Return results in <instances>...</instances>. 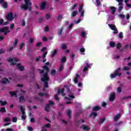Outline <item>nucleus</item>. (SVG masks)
I'll return each instance as SVG.
<instances>
[{"label":"nucleus","instance_id":"obj_23","mask_svg":"<svg viewBox=\"0 0 131 131\" xmlns=\"http://www.w3.org/2000/svg\"><path fill=\"white\" fill-rule=\"evenodd\" d=\"M45 111H47V112H50V104H47L45 106Z\"/></svg>","mask_w":131,"mask_h":131},{"label":"nucleus","instance_id":"obj_21","mask_svg":"<svg viewBox=\"0 0 131 131\" xmlns=\"http://www.w3.org/2000/svg\"><path fill=\"white\" fill-rule=\"evenodd\" d=\"M110 46L111 48H115L116 43H115L114 41H112L110 42Z\"/></svg>","mask_w":131,"mask_h":131},{"label":"nucleus","instance_id":"obj_14","mask_svg":"<svg viewBox=\"0 0 131 131\" xmlns=\"http://www.w3.org/2000/svg\"><path fill=\"white\" fill-rule=\"evenodd\" d=\"M100 110H101V107L98 105L94 106L92 108V111H99Z\"/></svg>","mask_w":131,"mask_h":131},{"label":"nucleus","instance_id":"obj_53","mask_svg":"<svg viewBox=\"0 0 131 131\" xmlns=\"http://www.w3.org/2000/svg\"><path fill=\"white\" fill-rule=\"evenodd\" d=\"M119 37H120V38H122V37H123V33H122V32H120Z\"/></svg>","mask_w":131,"mask_h":131},{"label":"nucleus","instance_id":"obj_22","mask_svg":"<svg viewBox=\"0 0 131 131\" xmlns=\"http://www.w3.org/2000/svg\"><path fill=\"white\" fill-rule=\"evenodd\" d=\"M7 104H8V102H7V101H3V100H0V104L1 105V106H5L6 105H7Z\"/></svg>","mask_w":131,"mask_h":131},{"label":"nucleus","instance_id":"obj_56","mask_svg":"<svg viewBox=\"0 0 131 131\" xmlns=\"http://www.w3.org/2000/svg\"><path fill=\"white\" fill-rule=\"evenodd\" d=\"M4 121L5 122H9V121H10V118H5V119H4Z\"/></svg>","mask_w":131,"mask_h":131},{"label":"nucleus","instance_id":"obj_35","mask_svg":"<svg viewBox=\"0 0 131 131\" xmlns=\"http://www.w3.org/2000/svg\"><path fill=\"white\" fill-rule=\"evenodd\" d=\"M77 14H78V11H73L72 13V16L75 17V16H76Z\"/></svg>","mask_w":131,"mask_h":131},{"label":"nucleus","instance_id":"obj_49","mask_svg":"<svg viewBox=\"0 0 131 131\" xmlns=\"http://www.w3.org/2000/svg\"><path fill=\"white\" fill-rule=\"evenodd\" d=\"M129 98H131V96H125L122 98V100H127Z\"/></svg>","mask_w":131,"mask_h":131},{"label":"nucleus","instance_id":"obj_18","mask_svg":"<svg viewBox=\"0 0 131 131\" xmlns=\"http://www.w3.org/2000/svg\"><path fill=\"white\" fill-rule=\"evenodd\" d=\"M78 78H80V76L77 74L74 80L75 83H77L78 82Z\"/></svg>","mask_w":131,"mask_h":131},{"label":"nucleus","instance_id":"obj_6","mask_svg":"<svg viewBox=\"0 0 131 131\" xmlns=\"http://www.w3.org/2000/svg\"><path fill=\"white\" fill-rule=\"evenodd\" d=\"M79 13H80L81 17H84V10H83V6L81 5L79 8Z\"/></svg>","mask_w":131,"mask_h":131},{"label":"nucleus","instance_id":"obj_19","mask_svg":"<svg viewBox=\"0 0 131 131\" xmlns=\"http://www.w3.org/2000/svg\"><path fill=\"white\" fill-rule=\"evenodd\" d=\"M57 53H58V50H54V51H52L51 52V57H52V58H53V57H55V56H56V55H57Z\"/></svg>","mask_w":131,"mask_h":131},{"label":"nucleus","instance_id":"obj_26","mask_svg":"<svg viewBox=\"0 0 131 131\" xmlns=\"http://www.w3.org/2000/svg\"><path fill=\"white\" fill-rule=\"evenodd\" d=\"M80 52L81 55H84V52H85V49L84 48H82L80 49Z\"/></svg>","mask_w":131,"mask_h":131},{"label":"nucleus","instance_id":"obj_63","mask_svg":"<svg viewBox=\"0 0 131 131\" xmlns=\"http://www.w3.org/2000/svg\"><path fill=\"white\" fill-rule=\"evenodd\" d=\"M47 51V47H43L41 50V52H46Z\"/></svg>","mask_w":131,"mask_h":131},{"label":"nucleus","instance_id":"obj_40","mask_svg":"<svg viewBox=\"0 0 131 131\" xmlns=\"http://www.w3.org/2000/svg\"><path fill=\"white\" fill-rule=\"evenodd\" d=\"M64 69V66L63 64H60L59 69V71L61 72Z\"/></svg>","mask_w":131,"mask_h":131},{"label":"nucleus","instance_id":"obj_25","mask_svg":"<svg viewBox=\"0 0 131 131\" xmlns=\"http://www.w3.org/2000/svg\"><path fill=\"white\" fill-rule=\"evenodd\" d=\"M1 83H7V82H9V79L4 78L1 81Z\"/></svg>","mask_w":131,"mask_h":131},{"label":"nucleus","instance_id":"obj_12","mask_svg":"<svg viewBox=\"0 0 131 131\" xmlns=\"http://www.w3.org/2000/svg\"><path fill=\"white\" fill-rule=\"evenodd\" d=\"M17 68L19 70H20V71H24L25 70V68L24 67L21 66V63H19L17 64Z\"/></svg>","mask_w":131,"mask_h":131},{"label":"nucleus","instance_id":"obj_42","mask_svg":"<svg viewBox=\"0 0 131 131\" xmlns=\"http://www.w3.org/2000/svg\"><path fill=\"white\" fill-rule=\"evenodd\" d=\"M65 62H66V57L63 56L62 57L61 63H65Z\"/></svg>","mask_w":131,"mask_h":131},{"label":"nucleus","instance_id":"obj_48","mask_svg":"<svg viewBox=\"0 0 131 131\" xmlns=\"http://www.w3.org/2000/svg\"><path fill=\"white\" fill-rule=\"evenodd\" d=\"M67 49V46H66V44H63L62 46L61 47V49L62 50H66Z\"/></svg>","mask_w":131,"mask_h":131},{"label":"nucleus","instance_id":"obj_57","mask_svg":"<svg viewBox=\"0 0 131 131\" xmlns=\"http://www.w3.org/2000/svg\"><path fill=\"white\" fill-rule=\"evenodd\" d=\"M38 71H39V73L40 74H42V73H45V70H43L39 69V70H38Z\"/></svg>","mask_w":131,"mask_h":131},{"label":"nucleus","instance_id":"obj_28","mask_svg":"<svg viewBox=\"0 0 131 131\" xmlns=\"http://www.w3.org/2000/svg\"><path fill=\"white\" fill-rule=\"evenodd\" d=\"M6 107H3L0 108L1 113H5L6 112Z\"/></svg>","mask_w":131,"mask_h":131},{"label":"nucleus","instance_id":"obj_10","mask_svg":"<svg viewBox=\"0 0 131 131\" xmlns=\"http://www.w3.org/2000/svg\"><path fill=\"white\" fill-rule=\"evenodd\" d=\"M7 62H8L9 63H10V62H13V61H14V62H19V59H18L17 58H8V59H7Z\"/></svg>","mask_w":131,"mask_h":131},{"label":"nucleus","instance_id":"obj_36","mask_svg":"<svg viewBox=\"0 0 131 131\" xmlns=\"http://www.w3.org/2000/svg\"><path fill=\"white\" fill-rule=\"evenodd\" d=\"M106 120V119L105 118L100 119V121L99 122V124H102L103 122H104Z\"/></svg>","mask_w":131,"mask_h":131},{"label":"nucleus","instance_id":"obj_38","mask_svg":"<svg viewBox=\"0 0 131 131\" xmlns=\"http://www.w3.org/2000/svg\"><path fill=\"white\" fill-rule=\"evenodd\" d=\"M67 115L69 116V118H71V111L69 110L67 112Z\"/></svg>","mask_w":131,"mask_h":131},{"label":"nucleus","instance_id":"obj_37","mask_svg":"<svg viewBox=\"0 0 131 131\" xmlns=\"http://www.w3.org/2000/svg\"><path fill=\"white\" fill-rule=\"evenodd\" d=\"M82 126L83 129H84V130H90V129H91V128H89V127L87 126L83 125Z\"/></svg>","mask_w":131,"mask_h":131},{"label":"nucleus","instance_id":"obj_39","mask_svg":"<svg viewBox=\"0 0 131 131\" xmlns=\"http://www.w3.org/2000/svg\"><path fill=\"white\" fill-rule=\"evenodd\" d=\"M116 48L118 50H119L120 49V48H121V43H117L116 45Z\"/></svg>","mask_w":131,"mask_h":131},{"label":"nucleus","instance_id":"obj_29","mask_svg":"<svg viewBox=\"0 0 131 131\" xmlns=\"http://www.w3.org/2000/svg\"><path fill=\"white\" fill-rule=\"evenodd\" d=\"M66 98L69 101H71V99H75V96L73 95H69V97H66Z\"/></svg>","mask_w":131,"mask_h":131},{"label":"nucleus","instance_id":"obj_51","mask_svg":"<svg viewBox=\"0 0 131 131\" xmlns=\"http://www.w3.org/2000/svg\"><path fill=\"white\" fill-rule=\"evenodd\" d=\"M57 19L58 21H61V20H62V15H58Z\"/></svg>","mask_w":131,"mask_h":131},{"label":"nucleus","instance_id":"obj_47","mask_svg":"<svg viewBox=\"0 0 131 131\" xmlns=\"http://www.w3.org/2000/svg\"><path fill=\"white\" fill-rule=\"evenodd\" d=\"M18 119L16 117H14L12 118V122H17Z\"/></svg>","mask_w":131,"mask_h":131},{"label":"nucleus","instance_id":"obj_9","mask_svg":"<svg viewBox=\"0 0 131 131\" xmlns=\"http://www.w3.org/2000/svg\"><path fill=\"white\" fill-rule=\"evenodd\" d=\"M115 99V93L112 92L111 94V96L110 97V102H113Z\"/></svg>","mask_w":131,"mask_h":131},{"label":"nucleus","instance_id":"obj_32","mask_svg":"<svg viewBox=\"0 0 131 131\" xmlns=\"http://www.w3.org/2000/svg\"><path fill=\"white\" fill-rule=\"evenodd\" d=\"M48 81H46L44 82L43 88H49V82H48Z\"/></svg>","mask_w":131,"mask_h":131},{"label":"nucleus","instance_id":"obj_17","mask_svg":"<svg viewBox=\"0 0 131 131\" xmlns=\"http://www.w3.org/2000/svg\"><path fill=\"white\" fill-rule=\"evenodd\" d=\"M2 7L3 8V9H8V3L4 1L2 4Z\"/></svg>","mask_w":131,"mask_h":131},{"label":"nucleus","instance_id":"obj_27","mask_svg":"<svg viewBox=\"0 0 131 131\" xmlns=\"http://www.w3.org/2000/svg\"><path fill=\"white\" fill-rule=\"evenodd\" d=\"M38 95L40 97H42V96H45L46 97H48V96H49V94L48 93H39Z\"/></svg>","mask_w":131,"mask_h":131},{"label":"nucleus","instance_id":"obj_59","mask_svg":"<svg viewBox=\"0 0 131 131\" xmlns=\"http://www.w3.org/2000/svg\"><path fill=\"white\" fill-rule=\"evenodd\" d=\"M117 91H118V93H121V91H122L121 87L120 86L118 87Z\"/></svg>","mask_w":131,"mask_h":131},{"label":"nucleus","instance_id":"obj_61","mask_svg":"<svg viewBox=\"0 0 131 131\" xmlns=\"http://www.w3.org/2000/svg\"><path fill=\"white\" fill-rule=\"evenodd\" d=\"M119 17L122 18V19H124L125 18V15L123 14H119Z\"/></svg>","mask_w":131,"mask_h":131},{"label":"nucleus","instance_id":"obj_16","mask_svg":"<svg viewBox=\"0 0 131 131\" xmlns=\"http://www.w3.org/2000/svg\"><path fill=\"white\" fill-rule=\"evenodd\" d=\"M110 9L112 12V14H115V12H116V7L112 6L110 8Z\"/></svg>","mask_w":131,"mask_h":131},{"label":"nucleus","instance_id":"obj_24","mask_svg":"<svg viewBox=\"0 0 131 131\" xmlns=\"http://www.w3.org/2000/svg\"><path fill=\"white\" fill-rule=\"evenodd\" d=\"M17 45H18V39H15L14 42L13 44V48H16L17 47Z\"/></svg>","mask_w":131,"mask_h":131},{"label":"nucleus","instance_id":"obj_54","mask_svg":"<svg viewBox=\"0 0 131 131\" xmlns=\"http://www.w3.org/2000/svg\"><path fill=\"white\" fill-rule=\"evenodd\" d=\"M73 27V23H72V24H71L70 25H69V27H68V29L70 30H71V29H72V28Z\"/></svg>","mask_w":131,"mask_h":131},{"label":"nucleus","instance_id":"obj_7","mask_svg":"<svg viewBox=\"0 0 131 131\" xmlns=\"http://www.w3.org/2000/svg\"><path fill=\"white\" fill-rule=\"evenodd\" d=\"M6 19L8 21H13L14 19V17L13 16V13H8L6 16Z\"/></svg>","mask_w":131,"mask_h":131},{"label":"nucleus","instance_id":"obj_11","mask_svg":"<svg viewBox=\"0 0 131 131\" xmlns=\"http://www.w3.org/2000/svg\"><path fill=\"white\" fill-rule=\"evenodd\" d=\"M46 6H47V2L46 1H43L40 5V10H45V9H46Z\"/></svg>","mask_w":131,"mask_h":131},{"label":"nucleus","instance_id":"obj_60","mask_svg":"<svg viewBox=\"0 0 131 131\" xmlns=\"http://www.w3.org/2000/svg\"><path fill=\"white\" fill-rule=\"evenodd\" d=\"M30 122L34 123V122H35V119L34 118H31Z\"/></svg>","mask_w":131,"mask_h":131},{"label":"nucleus","instance_id":"obj_13","mask_svg":"<svg viewBox=\"0 0 131 131\" xmlns=\"http://www.w3.org/2000/svg\"><path fill=\"white\" fill-rule=\"evenodd\" d=\"M63 29H64V27H61L60 29H58L57 34H58V35H62Z\"/></svg>","mask_w":131,"mask_h":131},{"label":"nucleus","instance_id":"obj_31","mask_svg":"<svg viewBox=\"0 0 131 131\" xmlns=\"http://www.w3.org/2000/svg\"><path fill=\"white\" fill-rule=\"evenodd\" d=\"M10 95H11L12 97L14 96H15V97H17V93L14 92H9Z\"/></svg>","mask_w":131,"mask_h":131},{"label":"nucleus","instance_id":"obj_43","mask_svg":"<svg viewBox=\"0 0 131 131\" xmlns=\"http://www.w3.org/2000/svg\"><path fill=\"white\" fill-rule=\"evenodd\" d=\"M4 24H5V20H4V19L1 18L0 19V25H2V26H4Z\"/></svg>","mask_w":131,"mask_h":131},{"label":"nucleus","instance_id":"obj_64","mask_svg":"<svg viewBox=\"0 0 131 131\" xmlns=\"http://www.w3.org/2000/svg\"><path fill=\"white\" fill-rule=\"evenodd\" d=\"M28 129L29 131H32V130H33V128H32V127H31V126H28Z\"/></svg>","mask_w":131,"mask_h":131},{"label":"nucleus","instance_id":"obj_2","mask_svg":"<svg viewBox=\"0 0 131 131\" xmlns=\"http://www.w3.org/2000/svg\"><path fill=\"white\" fill-rule=\"evenodd\" d=\"M43 69L46 70L43 75L41 78V80L42 82L49 81L50 80V77H49V72L50 71V68L47 66H45L43 67Z\"/></svg>","mask_w":131,"mask_h":131},{"label":"nucleus","instance_id":"obj_46","mask_svg":"<svg viewBox=\"0 0 131 131\" xmlns=\"http://www.w3.org/2000/svg\"><path fill=\"white\" fill-rule=\"evenodd\" d=\"M47 55H48V52H45L43 53V55H42V59L46 58V57L47 56Z\"/></svg>","mask_w":131,"mask_h":131},{"label":"nucleus","instance_id":"obj_30","mask_svg":"<svg viewBox=\"0 0 131 131\" xmlns=\"http://www.w3.org/2000/svg\"><path fill=\"white\" fill-rule=\"evenodd\" d=\"M19 101L20 102H23V101H25V98L23 96H21L20 97H19Z\"/></svg>","mask_w":131,"mask_h":131},{"label":"nucleus","instance_id":"obj_3","mask_svg":"<svg viewBox=\"0 0 131 131\" xmlns=\"http://www.w3.org/2000/svg\"><path fill=\"white\" fill-rule=\"evenodd\" d=\"M120 71H121V68H118V69L115 70L114 74H111L110 77H111V78H115L116 76H119V77H120V76H121V75H122V73H120Z\"/></svg>","mask_w":131,"mask_h":131},{"label":"nucleus","instance_id":"obj_44","mask_svg":"<svg viewBox=\"0 0 131 131\" xmlns=\"http://www.w3.org/2000/svg\"><path fill=\"white\" fill-rule=\"evenodd\" d=\"M21 118L24 120H25V119H26V115H25V113L22 114Z\"/></svg>","mask_w":131,"mask_h":131},{"label":"nucleus","instance_id":"obj_4","mask_svg":"<svg viewBox=\"0 0 131 131\" xmlns=\"http://www.w3.org/2000/svg\"><path fill=\"white\" fill-rule=\"evenodd\" d=\"M10 32L11 31L9 30L8 27H3L2 28L0 29V32L4 33V35H7V34Z\"/></svg>","mask_w":131,"mask_h":131},{"label":"nucleus","instance_id":"obj_8","mask_svg":"<svg viewBox=\"0 0 131 131\" xmlns=\"http://www.w3.org/2000/svg\"><path fill=\"white\" fill-rule=\"evenodd\" d=\"M64 92H65V89L62 88L61 90V89H59L58 90V92H57V94L58 95H60V94H61V96H62V97H64L65 96V93H64Z\"/></svg>","mask_w":131,"mask_h":131},{"label":"nucleus","instance_id":"obj_55","mask_svg":"<svg viewBox=\"0 0 131 131\" xmlns=\"http://www.w3.org/2000/svg\"><path fill=\"white\" fill-rule=\"evenodd\" d=\"M59 94H58V93L57 94H56L55 96H54V98L55 99V100H57V101L59 100V97H58V96L59 95Z\"/></svg>","mask_w":131,"mask_h":131},{"label":"nucleus","instance_id":"obj_50","mask_svg":"<svg viewBox=\"0 0 131 131\" xmlns=\"http://www.w3.org/2000/svg\"><path fill=\"white\" fill-rule=\"evenodd\" d=\"M101 106L103 108H106V106H107V103L105 102H104L101 104Z\"/></svg>","mask_w":131,"mask_h":131},{"label":"nucleus","instance_id":"obj_1","mask_svg":"<svg viewBox=\"0 0 131 131\" xmlns=\"http://www.w3.org/2000/svg\"><path fill=\"white\" fill-rule=\"evenodd\" d=\"M32 5V3H31L30 0H25V4H21L20 5V9L24 10V11L29 10V12H31L32 10V7H31Z\"/></svg>","mask_w":131,"mask_h":131},{"label":"nucleus","instance_id":"obj_52","mask_svg":"<svg viewBox=\"0 0 131 131\" xmlns=\"http://www.w3.org/2000/svg\"><path fill=\"white\" fill-rule=\"evenodd\" d=\"M85 35H86L85 32L83 31L81 32V36H82V37H85Z\"/></svg>","mask_w":131,"mask_h":131},{"label":"nucleus","instance_id":"obj_45","mask_svg":"<svg viewBox=\"0 0 131 131\" xmlns=\"http://www.w3.org/2000/svg\"><path fill=\"white\" fill-rule=\"evenodd\" d=\"M23 47H25V43L22 42L19 46V50H22L23 49Z\"/></svg>","mask_w":131,"mask_h":131},{"label":"nucleus","instance_id":"obj_5","mask_svg":"<svg viewBox=\"0 0 131 131\" xmlns=\"http://www.w3.org/2000/svg\"><path fill=\"white\" fill-rule=\"evenodd\" d=\"M108 26L111 28L112 30L114 31L113 33H114L115 34H117V33H118L117 28H116V26H115V25L108 24Z\"/></svg>","mask_w":131,"mask_h":131},{"label":"nucleus","instance_id":"obj_20","mask_svg":"<svg viewBox=\"0 0 131 131\" xmlns=\"http://www.w3.org/2000/svg\"><path fill=\"white\" fill-rule=\"evenodd\" d=\"M120 116H121V114H118L115 116L114 120L115 121H117V120H118L120 118Z\"/></svg>","mask_w":131,"mask_h":131},{"label":"nucleus","instance_id":"obj_34","mask_svg":"<svg viewBox=\"0 0 131 131\" xmlns=\"http://www.w3.org/2000/svg\"><path fill=\"white\" fill-rule=\"evenodd\" d=\"M18 108H19V109H20V111L21 112V113H25V111H24V108H23V106H20L18 105Z\"/></svg>","mask_w":131,"mask_h":131},{"label":"nucleus","instance_id":"obj_62","mask_svg":"<svg viewBox=\"0 0 131 131\" xmlns=\"http://www.w3.org/2000/svg\"><path fill=\"white\" fill-rule=\"evenodd\" d=\"M96 4L98 6H100V5H101V2H100V0L97 1Z\"/></svg>","mask_w":131,"mask_h":131},{"label":"nucleus","instance_id":"obj_58","mask_svg":"<svg viewBox=\"0 0 131 131\" xmlns=\"http://www.w3.org/2000/svg\"><path fill=\"white\" fill-rule=\"evenodd\" d=\"M76 7H77V4L75 3L73 5V7L71 8V10H75V8H76Z\"/></svg>","mask_w":131,"mask_h":131},{"label":"nucleus","instance_id":"obj_41","mask_svg":"<svg viewBox=\"0 0 131 131\" xmlns=\"http://www.w3.org/2000/svg\"><path fill=\"white\" fill-rule=\"evenodd\" d=\"M50 74H51V75H55V74H56V70H55V69H52V70H51V72Z\"/></svg>","mask_w":131,"mask_h":131},{"label":"nucleus","instance_id":"obj_15","mask_svg":"<svg viewBox=\"0 0 131 131\" xmlns=\"http://www.w3.org/2000/svg\"><path fill=\"white\" fill-rule=\"evenodd\" d=\"M92 116H93V118H96V117H97V116H98V113H97L96 112H92L90 114L89 117V118L92 117Z\"/></svg>","mask_w":131,"mask_h":131},{"label":"nucleus","instance_id":"obj_33","mask_svg":"<svg viewBox=\"0 0 131 131\" xmlns=\"http://www.w3.org/2000/svg\"><path fill=\"white\" fill-rule=\"evenodd\" d=\"M130 68H129V67H125L124 68H122V70L123 71H128Z\"/></svg>","mask_w":131,"mask_h":131}]
</instances>
